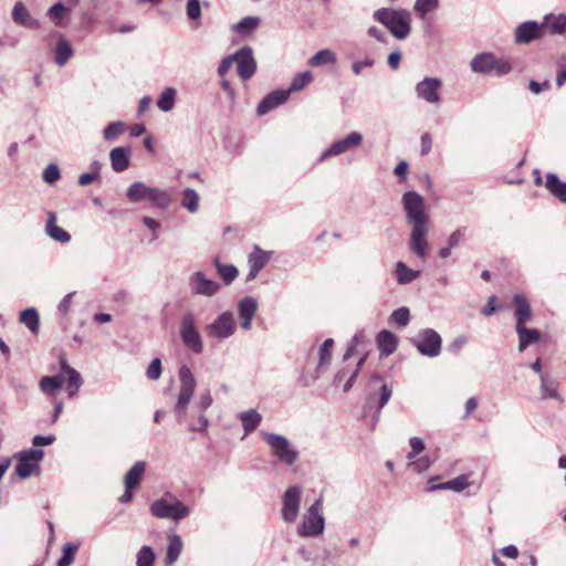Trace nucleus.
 I'll list each match as a JSON object with an SVG mask.
<instances>
[{
	"instance_id": "603ef678",
	"label": "nucleus",
	"mask_w": 566,
	"mask_h": 566,
	"mask_svg": "<svg viewBox=\"0 0 566 566\" xmlns=\"http://www.w3.org/2000/svg\"><path fill=\"white\" fill-rule=\"evenodd\" d=\"M334 347V339L327 338L319 346L318 357H319V367L329 364L332 357V349Z\"/></svg>"
},
{
	"instance_id": "a211bd4d",
	"label": "nucleus",
	"mask_w": 566,
	"mask_h": 566,
	"mask_svg": "<svg viewBox=\"0 0 566 566\" xmlns=\"http://www.w3.org/2000/svg\"><path fill=\"white\" fill-rule=\"evenodd\" d=\"M290 97L286 90H276L269 93L258 105L256 113L262 116L268 114L270 111L282 105Z\"/></svg>"
},
{
	"instance_id": "69168bd1",
	"label": "nucleus",
	"mask_w": 566,
	"mask_h": 566,
	"mask_svg": "<svg viewBox=\"0 0 566 566\" xmlns=\"http://www.w3.org/2000/svg\"><path fill=\"white\" fill-rule=\"evenodd\" d=\"M213 402L212 396L209 390L200 396L199 401L196 405V408L199 412H205Z\"/></svg>"
},
{
	"instance_id": "338daca9",
	"label": "nucleus",
	"mask_w": 566,
	"mask_h": 566,
	"mask_svg": "<svg viewBox=\"0 0 566 566\" xmlns=\"http://www.w3.org/2000/svg\"><path fill=\"white\" fill-rule=\"evenodd\" d=\"M431 465V461L428 457H421L417 460H413L410 463V467H412L417 472L421 473L428 470Z\"/></svg>"
},
{
	"instance_id": "1a4fd4ad",
	"label": "nucleus",
	"mask_w": 566,
	"mask_h": 566,
	"mask_svg": "<svg viewBox=\"0 0 566 566\" xmlns=\"http://www.w3.org/2000/svg\"><path fill=\"white\" fill-rule=\"evenodd\" d=\"M44 457L42 449H28L19 453L18 463L15 465V473L21 479H27L32 474L40 473V462Z\"/></svg>"
},
{
	"instance_id": "3c124183",
	"label": "nucleus",
	"mask_w": 566,
	"mask_h": 566,
	"mask_svg": "<svg viewBox=\"0 0 566 566\" xmlns=\"http://www.w3.org/2000/svg\"><path fill=\"white\" fill-rule=\"evenodd\" d=\"M66 12H70V8H66L63 2H56L49 9L48 17L53 20L55 25L62 27L61 18Z\"/></svg>"
},
{
	"instance_id": "0e129e2a",
	"label": "nucleus",
	"mask_w": 566,
	"mask_h": 566,
	"mask_svg": "<svg viewBox=\"0 0 566 566\" xmlns=\"http://www.w3.org/2000/svg\"><path fill=\"white\" fill-rule=\"evenodd\" d=\"M223 238L227 244H237L240 239L239 230L232 227H227L223 231Z\"/></svg>"
},
{
	"instance_id": "f704fd0d",
	"label": "nucleus",
	"mask_w": 566,
	"mask_h": 566,
	"mask_svg": "<svg viewBox=\"0 0 566 566\" xmlns=\"http://www.w3.org/2000/svg\"><path fill=\"white\" fill-rule=\"evenodd\" d=\"M20 323L24 324L29 331L33 334L39 332L40 317L39 313L34 307H29L20 313Z\"/></svg>"
},
{
	"instance_id": "9d476101",
	"label": "nucleus",
	"mask_w": 566,
	"mask_h": 566,
	"mask_svg": "<svg viewBox=\"0 0 566 566\" xmlns=\"http://www.w3.org/2000/svg\"><path fill=\"white\" fill-rule=\"evenodd\" d=\"M302 489L297 485L289 486L282 496L281 515L285 523H293L297 518L301 507Z\"/></svg>"
},
{
	"instance_id": "e2e57ef3",
	"label": "nucleus",
	"mask_w": 566,
	"mask_h": 566,
	"mask_svg": "<svg viewBox=\"0 0 566 566\" xmlns=\"http://www.w3.org/2000/svg\"><path fill=\"white\" fill-rule=\"evenodd\" d=\"M187 15L190 20H197L201 15V8L199 0H188L187 2Z\"/></svg>"
},
{
	"instance_id": "58836bf2",
	"label": "nucleus",
	"mask_w": 566,
	"mask_h": 566,
	"mask_svg": "<svg viewBox=\"0 0 566 566\" xmlns=\"http://www.w3.org/2000/svg\"><path fill=\"white\" fill-rule=\"evenodd\" d=\"M63 382V375L45 376L40 380V388L43 392L52 395L62 387Z\"/></svg>"
},
{
	"instance_id": "864d4df0",
	"label": "nucleus",
	"mask_w": 566,
	"mask_h": 566,
	"mask_svg": "<svg viewBox=\"0 0 566 566\" xmlns=\"http://www.w3.org/2000/svg\"><path fill=\"white\" fill-rule=\"evenodd\" d=\"M367 342L366 336L364 332H357L354 337L352 338L346 353L344 354L343 359L347 360L350 356H353L357 352V348L361 345H364Z\"/></svg>"
},
{
	"instance_id": "b1692460",
	"label": "nucleus",
	"mask_w": 566,
	"mask_h": 566,
	"mask_svg": "<svg viewBox=\"0 0 566 566\" xmlns=\"http://www.w3.org/2000/svg\"><path fill=\"white\" fill-rule=\"evenodd\" d=\"M432 480L433 479H430L428 481V486H427L428 492H433L437 490H452L454 492H461L470 485L468 474L459 475L455 479L450 480L448 482L439 483V485H432Z\"/></svg>"
},
{
	"instance_id": "c03bdc74",
	"label": "nucleus",
	"mask_w": 566,
	"mask_h": 566,
	"mask_svg": "<svg viewBox=\"0 0 566 566\" xmlns=\"http://www.w3.org/2000/svg\"><path fill=\"white\" fill-rule=\"evenodd\" d=\"M313 81V74L311 71H304L298 74H296L291 84L290 87L286 90L289 92V95L293 92H298L303 90L306 85H308Z\"/></svg>"
},
{
	"instance_id": "de8ad7c7",
	"label": "nucleus",
	"mask_w": 566,
	"mask_h": 566,
	"mask_svg": "<svg viewBox=\"0 0 566 566\" xmlns=\"http://www.w3.org/2000/svg\"><path fill=\"white\" fill-rule=\"evenodd\" d=\"M156 555L150 546H143L136 555V566H154Z\"/></svg>"
},
{
	"instance_id": "4468645a",
	"label": "nucleus",
	"mask_w": 566,
	"mask_h": 566,
	"mask_svg": "<svg viewBox=\"0 0 566 566\" xmlns=\"http://www.w3.org/2000/svg\"><path fill=\"white\" fill-rule=\"evenodd\" d=\"M234 318L231 312H223L211 324L207 326L210 337L224 339L234 333Z\"/></svg>"
},
{
	"instance_id": "dca6fc26",
	"label": "nucleus",
	"mask_w": 566,
	"mask_h": 566,
	"mask_svg": "<svg viewBox=\"0 0 566 566\" xmlns=\"http://www.w3.org/2000/svg\"><path fill=\"white\" fill-rule=\"evenodd\" d=\"M545 23L525 21L515 28L514 40L518 44H527L544 35Z\"/></svg>"
},
{
	"instance_id": "72a5a7b5",
	"label": "nucleus",
	"mask_w": 566,
	"mask_h": 566,
	"mask_svg": "<svg viewBox=\"0 0 566 566\" xmlns=\"http://www.w3.org/2000/svg\"><path fill=\"white\" fill-rule=\"evenodd\" d=\"M146 464L143 461H137L132 469L126 473L124 483L125 488L134 489L136 488L145 473Z\"/></svg>"
},
{
	"instance_id": "f03ea898",
	"label": "nucleus",
	"mask_w": 566,
	"mask_h": 566,
	"mask_svg": "<svg viewBox=\"0 0 566 566\" xmlns=\"http://www.w3.org/2000/svg\"><path fill=\"white\" fill-rule=\"evenodd\" d=\"M373 19L398 40L408 38L411 32V13L406 9L380 8L374 11Z\"/></svg>"
},
{
	"instance_id": "8fccbe9b",
	"label": "nucleus",
	"mask_w": 566,
	"mask_h": 566,
	"mask_svg": "<svg viewBox=\"0 0 566 566\" xmlns=\"http://www.w3.org/2000/svg\"><path fill=\"white\" fill-rule=\"evenodd\" d=\"M259 23L260 19L258 17H245L233 25V30L241 34H248L256 29Z\"/></svg>"
},
{
	"instance_id": "ea45409f",
	"label": "nucleus",
	"mask_w": 566,
	"mask_h": 566,
	"mask_svg": "<svg viewBox=\"0 0 566 566\" xmlns=\"http://www.w3.org/2000/svg\"><path fill=\"white\" fill-rule=\"evenodd\" d=\"M180 205L190 213H196L199 209V196L197 191L191 188L185 189L182 191Z\"/></svg>"
},
{
	"instance_id": "412c9836",
	"label": "nucleus",
	"mask_w": 566,
	"mask_h": 566,
	"mask_svg": "<svg viewBox=\"0 0 566 566\" xmlns=\"http://www.w3.org/2000/svg\"><path fill=\"white\" fill-rule=\"evenodd\" d=\"M272 251L254 250L249 255L248 280H254L271 259Z\"/></svg>"
},
{
	"instance_id": "9b49d317",
	"label": "nucleus",
	"mask_w": 566,
	"mask_h": 566,
	"mask_svg": "<svg viewBox=\"0 0 566 566\" xmlns=\"http://www.w3.org/2000/svg\"><path fill=\"white\" fill-rule=\"evenodd\" d=\"M361 143L363 135L359 132H352L345 138L332 143L331 146L321 154L318 161L322 163L329 157L343 155L348 150L359 147Z\"/></svg>"
},
{
	"instance_id": "6ab92c4d",
	"label": "nucleus",
	"mask_w": 566,
	"mask_h": 566,
	"mask_svg": "<svg viewBox=\"0 0 566 566\" xmlns=\"http://www.w3.org/2000/svg\"><path fill=\"white\" fill-rule=\"evenodd\" d=\"M132 158V147L130 146H120L115 147L109 153V160L112 169L115 172L125 171L130 165Z\"/></svg>"
},
{
	"instance_id": "f257e3e1",
	"label": "nucleus",
	"mask_w": 566,
	"mask_h": 566,
	"mask_svg": "<svg viewBox=\"0 0 566 566\" xmlns=\"http://www.w3.org/2000/svg\"><path fill=\"white\" fill-rule=\"evenodd\" d=\"M401 205L411 226L410 248H427L430 218L426 212L424 198L417 191H406L401 197Z\"/></svg>"
},
{
	"instance_id": "0eeeda50",
	"label": "nucleus",
	"mask_w": 566,
	"mask_h": 566,
	"mask_svg": "<svg viewBox=\"0 0 566 566\" xmlns=\"http://www.w3.org/2000/svg\"><path fill=\"white\" fill-rule=\"evenodd\" d=\"M180 389L177 402L175 405V412L179 416L185 415L186 409L193 396L196 389V379L187 366H181L179 369Z\"/></svg>"
},
{
	"instance_id": "393cba45",
	"label": "nucleus",
	"mask_w": 566,
	"mask_h": 566,
	"mask_svg": "<svg viewBox=\"0 0 566 566\" xmlns=\"http://www.w3.org/2000/svg\"><path fill=\"white\" fill-rule=\"evenodd\" d=\"M518 335V349L524 352L527 346L539 342L541 333L536 328H528L525 325L515 326Z\"/></svg>"
},
{
	"instance_id": "cd10ccee",
	"label": "nucleus",
	"mask_w": 566,
	"mask_h": 566,
	"mask_svg": "<svg viewBox=\"0 0 566 566\" xmlns=\"http://www.w3.org/2000/svg\"><path fill=\"white\" fill-rule=\"evenodd\" d=\"M74 55V51L69 43V41L64 38V35H59V41L56 43L54 50V62L59 66L65 65L69 60Z\"/></svg>"
},
{
	"instance_id": "bf43d9fd",
	"label": "nucleus",
	"mask_w": 566,
	"mask_h": 566,
	"mask_svg": "<svg viewBox=\"0 0 566 566\" xmlns=\"http://www.w3.org/2000/svg\"><path fill=\"white\" fill-rule=\"evenodd\" d=\"M409 444H410L411 451L407 454V459L408 460H413L426 448L424 442L422 441V439H420L418 437L410 438L409 439Z\"/></svg>"
},
{
	"instance_id": "a18cd8bd",
	"label": "nucleus",
	"mask_w": 566,
	"mask_h": 566,
	"mask_svg": "<svg viewBox=\"0 0 566 566\" xmlns=\"http://www.w3.org/2000/svg\"><path fill=\"white\" fill-rule=\"evenodd\" d=\"M125 128L126 125L124 122H112L104 128L103 138L106 142H114L125 132Z\"/></svg>"
},
{
	"instance_id": "20e7f679",
	"label": "nucleus",
	"mask_w": 566,
	"mask_h": 566,
	"mask_svg": "<svg viewBox=\"0 0 566 566\" xmlns=\"http://www.w3.org/2000/svg\"><path fill=\"white\" fill-rule=\"evenodd\" d=\"M261 437L270 447L279 462L293 465L298 459V451L292 446L287 438L282 434L266 431L260 432Z\"/></svg>"
},
{
	"instance_id": "7c9ffc66",
	"label": "nucleus",
	"mask_w": 566,
	"mask_h": 566,
	"mask_svg": "<svg viewBox=\"0 0 566 566\" xmlns=\"http://www.w3.org/2000/svg\"><path fill=\"white\" fill-rule=\"evenodd\" d=\"M60 363H61V370L63 374L66 375L67 385L71 389L69 395L73 396V395H75V392L78 390V388L82 385L81 375L74 368L69 366V364L66 363V359L64 357H61Z\"/></svg>"
},
{
	"instance_id": "a878e982",
	"label": "nucleus",
	"mask_w": 566,
	"mask_h": 566,
	"mask_svg": "<svg viewBox=\"0 0 566 566\" xmlns=\"http://www.w3.org/2000/svg\"><path fill=\"white\" fill-rule=\"evenodd\" d=\"M495 65V56L492 53H480L476 54L470 63L471 70L474 73H490L493 71Z\"/></svg>"
},
{
	"instance_id": "39448f33",
	"label": "nucleus",
	"mask_w": 566,
	"mask_h": 566,
	"mask_svg": "<svg viewBox=\"0 0 566 566\" xmlns=\"http://www.w3.org/2000/svg\"><path fill=\"white\" fill-rule=\"evenodd\" d=\"M411 343L423 356L433 358L439 356L441 353L442 338L439 333L432 328L421 329L413 338H411Z\"/></svg>"
},
{
	"instance_id": "473e14b6",
	"label": "nucleus",
	"mask_w": 566,
	"mask_h": 566,
	"mask_svg": "<svg viewBox=\"0 0 566 566\" xmlns=\"http://www.w3.org/2000/svg\"><path fill=\"white\" fill-rule=\"evenodd\" d=\"M546 188L559 201L566 203V182L562 181L555 174L551 172L546 176Z\"/></svg>"
},
{
	"instance_id": "bb28decb",
	"label": "nucleus",
	"mask_w": 566,
	"mask_h": 566,
	"mask_svg": "<svg viewBox=\"0 0 566 566\" xmlns=\"http://www.w3.org/2000/svg\"><path fill=\"white\" fill-rule=\"evenodd\" d=\"M46 234L53 240L60 243H67L71 240V235L67 231L56 226V217L55 213L50 212L49 218L46 220L45 226Z\"/></svg>"
},
{
	"instance_id": "a19ab883",
	"label": "nucleus",
	"mask_w": 566,
	"mask_h": 566,
	"mask_svg": "<svg viewBox=\"0 0 566 566\" xmlns=\"http://www.w3.org/2000/svg\"><path fill=\"white\" fill-rule=\"evenodd\" d=\"M438 7L439 0H416L413 11L419 19L426 20Z\"/></svg>"
},
{
	"instance_id": "c9c22d12",
	"label": "nucleus",
	"mask_w": 566,
	"mask_h": 566,
	"mask_svg": "<svg viewBox=\"0 0 566 566\" xmlns=\"http://www.w3.org/2000/svg\"><path fill=\"white\" fill-rule=\"evenodd\" d=\"M337 62L336 54L329 49H323L316 52L308 60V65L313 67L322 66L325 64H335Z\"/></svg>"
},
{
	"instance_id": "c756f323",
	"label": "nucleus",
	"mask_w": 566,
	"mask_h": 566,
	"mask_svg": "<svg viewBox=\"0 0 566 566\" xmlns=\"http://www.w3.org/2000/svg\"><path fill=\"white\" fill-rule=\"evenodd\" d=\"M377 344L380 353L388 356L397 349L398 338L394 333L384 329L377 336Z\"/></svg>"
},
{
	"instance_id": "6e6d98bb",
	"label": "nucleus",
	"mask_w": 566,
	"mask_h": 566,
	"mask_svg": "<svg viewBox=\"0 0 566 566\" xmlns=\"http://www.w3.org/2000/svg\"><path fill=\"white\" fill-rule=\"evenodd\" d=\"M392 390L387 384H382L380 388V396L378 400V407L375 416L373 417L374 424L378 421L380 410L386 406L391 397Z\"/></svg>"
},
{
	"instance_id": "2f4dec72",
	"label": "nucleus",
	"mask_w": 566,
	"mask_h": 566,
	"mask_svg": "<svg viewBox=\"0 0 566 566\" xmlns=\"http://www.w3.org/2000/svg\"><path fill=\"white\" fill-rule=\"evenodd\" d=\"M153 187L147 186L144 182H133L126 191V197L130 202H139L144 199H148Z\"/></svg>"
},
{
	"instance_id": "37998d69",
	"label": "nucleus",
	"mask_w": 566,
	"mask_h": 566,
	"mask_svg": "<svg viewBox=\"0 0 566 566\" xmlns=\"http://www.w3.org/2000/svg\"><path fill=\"white\" fill-rule=\"evenodd\" d=\"M541 390L543 392L542 399H556L562 401V397L553 380H549L547 375L541 374Z\"/></svg>"
},
{
	"instance_id": "6e6552de",
	"label": "nucleus",
	"mask_w": 566,
	"mask_h": 566,
	"mask_svg": "<svg viewBox=\"0 0 566 566\" xmlns=\"http://www.w3.org/2000/svg\"><path fill=\"white\" fill-rule=\"evenodd\" d=\"M150 513L158 518L180 521L189 515L190 510L178 500L168 502L165 499H159L151 503Z\"/></svg>"
},
{
	"instance_id": "052dcab7",
	"label": "nucleus",
	"mask_w": 566,
	"mask_h": 566,
	"mask_svg": "<svg viewBox=\"0 0 566 566\" xmlns=\"http://www.w3.org/2000/svg\"><path fill=\"white\" fill-rule=\"evenodd\" d=\"M146 375L151 380H157L161 376V360L154 358L147 367Z\"/></svg>"
},
{
	"instance_id": "ddd939ff",
	"label": "nucleus",
	"mask_w": 566,
	"mask_h": 566,
	"mask_svg": "<svg viewBox=\"0 0 566 566\" xmlns=\"http://www.w3.org/2000/svg\"><path fill=\"white\" fill-rule=\"evenodd\" d=\"M188 284L192 295L206 297L214 296L221 287L217 281L208 279L202 271L192 273Z\"/></svg>"
},
{
	"instance_id": "f8f14e48",
	"label": "nucleus",
	"mask_w": 566,
	"mask_h": 566,
	"mask_svg": "<svg viewBox=\"0 0 566 566\" xmlns=\"http://www.w3.org/2000/svg\"><path fill=\"white\" fill-rule=\"evenodd\" d=\"M441 90L442 81L438 77H424L415 87L417 96L432 105L441 103Z\"/></svg>"
},
{
	"instance_id": "5701e85b",
	"label": "nucleus",
	"mask_w": 566,
	"mask_h": 566,
	"mask_svg": "<svg viewBox=\"0 0 566 566\" xmlns=\"http://www.w3.org/2000/svg\"><path fill=\"white\" fill-rule=\"evenodd\" d=\"M513 303L515 305L516 326L525 325L532 319V310L528 300L523 294H515Z\"/></svg>"
},
{
	"instance_id": "774afa93",
	"label": "nucleus",
	"mask_w": 566,
	"mask_h": 566,
	"mask_svg": "<svg viewBox=\"0 0 566 566\" xmlns=\"http://www.w3.org/2000/svg\"><path fill=\"white\" fill-rule=\"evenodd\" d=\"M75 295V292H71L69 294H66L59 303L57 305V311L60 314L62 315H66L69 313V310L71 307V304H72V298L73 296Z\"/></svg>"
},
{
	"instance_id": "13d9d810",
	"label": "nucleus",
	"mask_w": 566,
	"mask_h": 566,
	"mask_svg": "<svg viewBox=\"0 0 566 566\" xmlns=\"http://www.w3.org/2000/svg\"><path fill=\"white\" fill-rule=\"evenodd\" d=\"M42 178L45 182L53 185L61 178V171L56 164H50L42 172Z\"/></svg>"
},
{
	"instance_id": "aec40b11",
	"label": "nucleus",
	"mask_w": 566,
	"mask_h": 566,
	"mask_svg": "<svg viewBox=\"0 0 566 566\" xmlns=\"http://www.w3.org/2000/svg\"><path fill=\"white\" fill-rule=\"evenodd\" d=\"M12 20L18 25L30 30H38L40 28L39 20L30 14L29 10L21 1L15 2L12 8Z\"/></svg>"
},
{
	"instance_id": "4d7b16f0",
	"label": "nucleus",
	"mask_w": 566,
	"mask_h": 566,
	"mask_svg": "<svg viewBox=\"0 0 566 566\" xmlns=\"http://www.w3.org/2000/svg\"><path fill=\"white\" fill-rule=\"evenodd\" d=\"M391 319L398 327H405L410 321V312L407 307L395 310L391 314Z\"/></svg>"
},
{
	"instance_id": "e433bc0d",
	"label": "nucleus",
	"mask_w": 566,
	"mask_h": 566,
	"mask_svg": "<svg viewBox=\"0 0 566 566\" xmlns=\"http://www.w3.org/2000/svg\"><path fill=\"white\" fill-rule=\"evenodd\" d=\"M176 96H177L176 88L170 87V86L166 87L161 92V94L159 95V97L156 102L157 107L165 113L170 112L175 106Z\"/></svg>"
},
{
	"instance_id": "49530a36",
	"label": "nucleus",
	"mask_w": 566,
	"mask_h": 566,
	"mask_svg": "<svg viewBox=\"0 0 566 566\" xmlns=\"http://www.w3.org/2000/svg\"><path fill=\"white\" fill-rule=\"evenodd\" d=\"M419 272L409 269L403 262L399 261L396 265V275L399 284H407L418 276Z\"/></svg>"
},
{
	"instance_id": "4be33fe9",
	"label": "nucleus",
	"mask_w": 566,
	"mask_h": 566,
	"mask_svg": "<svg viewBox=\"0 0 566 566\" xmlns=\"http://www.w3.org/2000/svg\"><path fill=\"white\" fill-rule=\"evenodd\" d=\"M182 548H184V542H182L181 536L174 532L169 533L166 556L164 559L165 564L167 566L174 565L178 560V558L182 552Z\"/></svg>"
},
{
	"instance_id": "2eb2a0df",
	"label": "nucleus",
	"mask_w": 566,
	"mask_h": 566,
	"mask_svg": "<svg viewBox=\"0 0 566 566\" xmlns=\"http://www.w3.org/2000/svg\"><path fill=\"white\" fill-rule=\"evenodd\" d=\"M233 55L239 76L244 81L251 78L256 71V61L253 56L252 49L250 46H243Z\"/></svg>"
},
{
	"instance_id": "423d86ee",
	"label": "nucleus",
	"mask_w": 566,
	"mask_h": 566,
	"mask_svg": "<svg viewBox=\"0 0 566 566\" xmlns=\"http://www.w3.org/2000/svg\"><path fill=\"white\" fill-rule=\"evenodd\" d=\"M180 338L184 345L195 354H200L203 350V343L201 335L196 326L193 314L187 313L182 315L180 322Z\"/></svg>"
},
{
	"instance_id": "79ce46f5",
	"label": "nucleus",
	"mask_w": 566,
	"mask_h": 566,
	"mask_svg": "<svg viewBox=\"0 0 566 566\" xmlns=\"http://www.w3.org/2000/svg\"><path fill=\"white\" fill-rule=\"evenodd\" d=\"M217 271L226 285L231 284L238 276V269L232 264H223L219 259H214Z\"/></svg>"
},
{
	"instance_id": "4c0bfd02",
	"label": "nucleus",
	"mask_w": 566,
	"mask_h": 566,
	"mask_svg": "<svg viewBox=\"0 0 566 566\" xmlns=\"http://www.w3.org/2000/svg\"><path fill=\"white\" fill-rule=\"evenodd\" d=\"M148 200L156 208L167 209L170 206L171 196L166 190L153 187Z\"/></svg>"
},
{
	"instance_id": "5fc2aeb1",
	"label": "nucleus",
	"mask_w": 566,
	"mask_h": 566,
	"mask_svg": "<svg viewBox=\"0 0 566 566\" xmlns=\"http://www.w3.org/2000/svg\"><path fill=\"white\" fill-rule=\"evenodd\" d=\"M469 237H471V231L468 228L457 229L449 238V248H455L465 243Z\"/></svg>"
},
{
	"instance_id": "f3484780",
	"label": "nucleus",
	"mask_w": 566,
	"mask_h": 566,
	"mask_svg": "<svg viewBox=\"0 0 566 566\" xmlns=\"http://www.w3.org/2000/svg\"><path fill=\"white\" fill-rule=\"evenodd\" d=\"M258 310V302L251 296L243 297L238 303L240 326L249 331L252 327V318Z\"/></svg>"
},
{
	"instance_id": "7ed1b4c3",
	"label": "nucleus",
	"mask_w": 566,
	"mask_h": 566,
	"mask_svg": "<svg viewBox=\"0 0 566 566\" xmlns=\"http://www.w3.org/2000/svg\"><path fill=\"white\" fill-rule=\"evenodd\" d=\"M324 528L323 499L319 496L304 513L297 526V535L301 537H316L324 532Z\"/></svg>"
},
{
	"instance_id": "c85d7f7f",
	"label": "nucleus",
	"mask_w": 566,
	"mask_h": 566,
	"mask_svg": "<svg viewBox=\"0 0 566 566\" xmlns=\"http://www.w3.org/2000/svg\"><path fill=\"white\" fill-rule=\"evenodd\" d=\"M238 419L241 421L244 433L249 434L254 431L262 422V415L255 409H249L238 415Z\"/></svg>"
},
{
	"instance_id": "680f3d73",
	"label": "nucleus",
	"mask_w": 566,
	"mask_h": 566,
	"mask_svg": "<svg viewBox=\"0 0 566 566\" xmlns=\"http://www.w3.org/2000/svg\"><path fill=\"white\" fill-rule=\"evenodd\" d=\"M551 33L562 34L566 30V15L559 14L555 17L549 24Z\"/></svg>"
},
{
	"instance_id": "09e8293b",
	"label": "nucleus",
	"mask_w": 566,
	"mask_h": 566,
	"mask_svg": "<svg viewBox=\"0 0 566 566\" xmlns=\"http://www.w3.org/2000/svg\"><path fill=\"white\" fill-rule=\"evenodd\" d=\"M78 549V545L74 543H66L62 547V556L57 560V566H71L74 560L75 553Z\"/></svg>"
}]
</instances>
